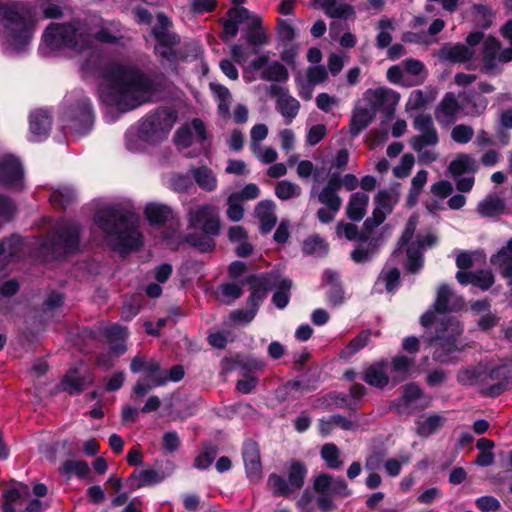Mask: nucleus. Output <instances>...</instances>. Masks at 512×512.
Wrapping results in <instances>:
<instances>
[{
  "instance_id": "f257e3e1",
  "label": "nucleus",
  "mask_w": 512,
  "mask_h": 512,
  "mask_svg": "<svg viewBox=\"0 0 512 512\" xmlns=\"http://www.w3.org/2000/svg\"><path fill=\"white\" fill-rule=\"evenodd\" d=\"M92 38L101 43L116 44L123 38L121 24L97 16L91 19L89 28L79 20L53 23L46 28L43 43L50 51L67 49L82 53L91 47Z\"/></svg>"
},
{
  "instance_id": "f03ea898",
  "label": "nucleus",
  "mask_w": 512,
  "mask_h": 512,
  "mask_svg": "<svg viewBox=\"0 0 512 512\" xmlns=\"http://www.w3.org/2000/svg\"><path fill=\"white\" fill-rule=\"evenodd\" d=\"M157 93L158 86L151 78L123 65L112 66L107 71L102 88L104 100L123 112L152 101Z\"/></svg>"
},
{
  "instance_id": "7ed1b4c3",
  "label": "nucleus",
  "mask_w": 512,
  "mask_h": 512,
  "mask_svg": "<svg viewBox=\"0 0 512 512\" xmlns=\"http://www.w3.org/2000/svg\"><path fill=\"white\" fill-rule=\"evenodd\" d=\"M95 223L105 234L109 244L121 253L138 250L143 237L138 231L139 217L131 210L109 206L99 210Z\"/></svg>"
},
{
  "instance_id": "20e7f679",
  "label": "nucleus",
  "mask_w": 512,
  "mask_h": 512,
  "mask_svg": "<svg viewBox=\"0 0 512 512\" xmlns=\"http://www.w3.org/2000/svg\"><path fill=\"white\" fill-rule=\"evenodd\" d=\"M4 46L10 53L22 51L31 41L35 21L29 8L21 2L0 3Z\"/></svg>"
},
{
  "instance_id": "39448f33",
  "label": "nucleus",
  "mask_w": 512,
  "mask_h": 512,
  "mask_svg": "<svg viewBox=\"0 0 512 512\" xmlns=\"http://www.w3.org/2000/svg\"><path fill=\"white\" fill-rule=\"evenodd\" d=\"M188 228L198 230L202 234L187 235V242L201 251H211L215 243L212 236H216L220 231L219 217L216 208L211 204H202L192 207L187 212Z\"/></svg>"
},
{
  "instance_id": "423d86ee",
  "label": "nucleus",
  "mask_w": 512,
  "mask_h": 512,
  "mask_svg": "<svg viewBox=\"0 0 512 512\" xmlns=\"http://www.w3.org/2000/svg\"><path fill=\"white\" fill-rule=\"evenodd\" d=\"M307 474L305 463L292 459L287 463L284 475L272 473L268 476L267 487L273 496L289 498L303 488Z\"/></svg>"
},
{
  "instance_id": "0eeeda50",
  "label": "nucleus",
  "mask_w": 512,
  "mask_h": 512,
  "mask_svg": "<svg viewBox=\"0 0 512 512\" xmlns=\"http://www.w3.org/2000/svg\"><path fill=\"white\" fill-rule=\"evenodd\" d=\"M463 327L454 318H447L437 330L435 339L434 359L442 363H450L456 357L455 353L464 349L465 345L460 341Z\"/></svg>"
},
{
  "instance_id": "6e6552de",
  "label": "nucleus",
  "mask_w": 512,
  "mask_h": 512,
  "mask_svg": "<svg viewBox=\"0 0 512 512\" xmlns=\"http://www.w3.org/2000/svg\"><path fill=\"white\" fill-rule=\"evenodd\" d=\"M399 196V191L395 187L378 191L374 197L375 207L372 215L368 217L363 224L364 229L367 232L373 231L385 221L387 216L392 213L395 205L398 203Z\"/></svg>"
},
{
  "instance_id": "1a4fd4ad",
  "label": "nucleus",
  "mask_w": 512,
  "mask_h": 512,
  "mask_svg": "<svg viewBox=\"0 0 512 512\" xmlns=\"http://www.w3.org/2000/svg\"><path fill=\"white\" fill-rule=\"evenodd\" d=\"M512 61V48H502L494 37H488L483 43L481 71L493 74L499 70L500 64Z\"/></svg>"
},
{
  "instance_id": "9d476101",
  "label": "nucleus",
  "mask_w": 512,
  "mask_h": 512,
  "mask_svg": "<svg viewBox=\"0 0 512 512\" xmlns=\"http://www.w3.org/2000/svg\"><path fill=\"white\" fill-rule=\"evenodd\" d=\"M400 94L388 87H377L374 89H367L363 94L362 101L368 104L374 113L378 111L383 112L388 117H391L400 101Z\"/></svg>"
},
{
  "instance_id": "9b49d317",
  "label": "nucleus",
  "mask_w": 512,
  "mask_h": 512,
  "mask_svg": "<svg viewBox=\"0 0 512 512\" xmlns=\"http://www.w3.org/2000/svg\"><path fill=\"white\" fill-rule=\"evenodd\" d=\"M413 127L419 132L410 139V146L414 151L434 147L439 142L438 131L429 114H419L413 120Z\"/></svg>"
},
{
  "instance_id": "f8f14e48",
  "label": "nucleus",
  "mask_w": 512,
  "mask_h": 512,
  "mask_svg": "<svg viewBox=\"0 0 512 512\" xmlns=\"http://www.w3.org/2000/svg\"><path fill=\"white\" fill-rule=\"evenodd\" d=\"M429 403L430 398L424 395L417 384L408 383L402 387V396L394 402V407L399 414H411L428 407Z\"/></svg>"
},
{
  "instance_id": "ddd939ff",
  "label": "nucleus",
  "mask_w": 512,
  "mask_h": 512,
  "mask_svg": "<svg viewBox=\"0 0 512 512\" xmlns=\"http://www.w3.org/2000/svg\"><path fill=\"white\" fill-rule=\"evenodd\" d=\"M341 188V174L333 173L321 188L314 185L310 194L311 196L316 195L318 202L323 206H333L334 209L336 207L341 208L342 198L339 195Z\"/></svg>"
},
{
  "instance_id": "4468645a",
  "label": "nucleus",
  "mask_w": 512,
  "mask_h": 512,
  "mask_svg": "<svg viewBox=\"0 0 512 512\" xmlns=\"http://www.w3.org/2000/svg\"><path fill=\"white\" fill-rule=\"evenodd\" d=\"M491 386L487 389L488 396H498L512 386V358L503 360L499 365L488 369Z\"/></svg>"
},
{
  "instance_id": "2eb2a0df",
  "label": "nucleus",
  "mask_w": 512,
  "mask_h": 512,
  "mask_svg": "<svg viewBox=\"0 0 512 512\" xmlns=\"http://www.w3.org/2000/svg\"><path fill=\"white\" fill-rule=\"evenodd\" d=\"M462 111V107L453 92H447L435 108L434 116L438 124L448 127L455 123Z\"/></svg>"
},
{
  "instance_id": "dca6fc26",
  "label": "nucleus",
  "mask_w": 512,
  "mask_h": 512,
  "mask_svg": "<svg viewBox=\"0 0 512 512\" xmlns=\"http://www.w3.org/2000/svg\"><path fill=\"white\" fill-rule=\"evenodd\" d=\"M313 489L318 494H334L341 497L351 494V490L343 478H335L326 473L320 474L314 479Z\"/></svg>"
},
{
  "instance_id": "f3484780",
  "label": "nucleus",
  "mask_w": 512,
  "mask_h": 512,
  "mask_svg": "<svg viewBox=\"0 0 512 512\" xmlns=\"http://www.w3.org/2000/svg\"><path fill=\"white\" fill-rule=\"evenodd\" d=\"M242 456L247 477L251 481L258 482L262 478V463L258 444L252 440L246 441Z\"/></svg>"
},
{
  "instance_id": "a211bd4d",
  "label": "nucleus",
  "mask_w": 512,
  "mask_h": 512,
  "mask_svg": "<svg viewBox=\"0 0 512 512\" xmlns=\"http://www.w3.org/2000/svg\"><path fill=\"white\" fill-rule=\"evenodd\" d=\"M457 381L464 386H478L487 395V389L491 386L488 368L483 365L463 368L457 373Z\"/></svg>"
},
{
  "instance_id": "6ab92c4d",
  "label": "nucleus",
  "mask_w": 512,
  "mask_h": 512,
  "mask_svg": "<svg viewBox=\"0 0 512 512\" xmlns=\"http://www.w3.org/2000/svg\"><path fill=\"white\" fill-rule=\"evenodd\" d=\"M363 380L370 386L383 389L391 382L389 362L379 360L370 364L364 371Z\"/></svg>"
},
{
  "instance_id": "aec40b11",
  "label": "nucleus",
  "mask_w": 512,
  "mask_h": 512,
  "mask_svg": "<svg viewBox=\"0 0 512 512\" xmlns=\"http://www.w3.org/2000/svg\"><path fill=\"white\" fill-rule=\"evenodd\" d=\"M229 18L224 22V33L230 37H235L238 33V26L258 24V15L250 12L244 7L233 8L228 12Z\"/></svg>"
},
{
  "instance_id": "412c9836",
  "label": "nucleus",
  "mask_w": 512,
  "mask_h": 512,
  "mask_svg": "<svg viewBox=\"0 0 512 512\" xmlns=\"http://www.w3.org/2000/svg\"><path fill=\"white\" fill-rule=\"evenodd\" d=\"M23 178L21 163L12 155L0 157V183L18 186Z\"/></svg>"
},
{
  "instance_id": "4be33fe9",
  "label": "nucleus",
  "mask_w": 512,
  "mask_h": 512,
  "mask_svg": "<svg viewBox=\"0 0 512 512\" xmlns=\"http://www.w3.org/2000/svg\"><path fill=\"white\" fill-rule=\"evenodd\" d=\"M491 264L496 267L500 275L512 286V238L490 258Z\"/></svg>"
},
{
  "instance_id": "5701e85b",
  "label": "nucleus",
  "mask_w": 512,
  "mask_h": 512,
  "mask_svg": "<svg viewBox=\"0 0 512 512\" xmlns=\"http://www.w3.org/2000/svg\"><path fill=\"white\" fill-rule=\"evenodd\" d=\"M57 241L55 245L61 246L65 253L74 252L79 244V226L76 223H62L57 227Z\"/></svg>"
},
{
  "instance_id": "b1692460",
  "label": "nucleus",
  "mask_w": 512,
  "mask_h": 512,
  "mask_svg": "<svg viewBox=\"0 0 512 512\" xmlns=\"http://www.w3.org/2000/svg\"><path fill=\"white\" fill-rule=\"evenodd\" d=\"M415 366V359L406 355H396L389 363V370L391 374V383L397 385L406 380Z\"/></svg>"
},
{
  "instance_id": "393cba45",
  "label": "nucleus",
  "mask_w": 512,
  "mask_h": 512,
  "mask_svg": "<svg viewBox=\"0 0 512 512\" xmlns=\"http://www.w3.org/2000/svg\"><path fill=\"white\" fill-rule=\"evenodd\" d=\"M176 114L168 109H159L144 123L154 133L167 134L175 124Z\"/></svg>"
},
{
  "instance_id": "a878e982",
  "label": "nucleus",
  "mask_w": 512,
  "mask_h": 512,
  "mask_svg": "<svg viewBox=\"0 0 512 512\" xmlns=\"http://www.w3.org/2000/svg\"><path fill=\"white\" fill-rule=\"evenodd\" d=\"M145 215L152 225L164 224L172 222L177 227L180 225V221L175 217L173 210L165 204L161 203H149L145 207Z\"/></svg>"
},
{
  "instance_id": "bb28decb",
  "label": "nucleus",
  "mask_w": 512,
  "mask_h": 512,
  "mask_svg": "<svg viewBox=\"0 0 512 512\" xmlns=\"http://www.w3.org/2000/svg\"><path fill=\"white\" fill-rule=\"evenodd\" d=\"M375 117L376 114L374 113V110L371 109L368 104L365 103V105H356L349 124V131L351 135L358 136L369 126Z\"/></svg>"
},
{
  "instance_id": "cd10ccee",
  "label": "nucleus",
  "mask_w": 512,
  "mask_h": 512,
  "mask_svg": "<svg viewBox=\"0 0 512 512\" xmlns=\"http://www.w3.org/2000/svg\"><path fill=\"white\" fill-rule=\"evenodd\" d=\"M92 383L93 376L90 373L81 375L76 369H71L63 377L60 387L69 394H79Z\"/></svg>"
},
{
  "instance_id": "c85d7f7f",
  "label": "nucleus",
  "mask_w": 512,
  "mask_h": 512,
  "mask_svg": "<svg viewBox=\"0 0 512 512\" xmlns=\"http://www.w3.org/2000/svg\"><path fill=\"white\" fill-rule=\"evenodd\" d=\"M275 208V203L271 200L260 201L255 207V217L260 223V231L264 234L269 233L277 223Z\"/></svg>"
},
{
  "instance_id": "c756f323",
  "label": "nucleus",
  "mask_w": 512,
  "mask_h": 512,
  "mask_svg": "<svg viewBox=\"0 0 512 512\" xmlns=\"http://www.w3.org/2000/svg\"><path fill=\"white\" fill-rule=\"evenodd\" d=\"M5 502L3 504L4 512H15L18 506L23 505L30 497V488L23 483H17L14 487L3 494Z\"/></svg>"
},
{
  "instance_id": "7c9ffc66",
  "label": "nucleus",
  "mask_w": 512,
  "mask_h": 512,
  "mask_svg": "<svg viewBox=\"0 0 512 512\" xmlns=\"http://www.w3.org/2000/svg\"><path fill=\"white\" fill-rule=\"evenodd\" d=\"M104 335L110 344L111 353L114 357H118L126 352L125 341L128 338V331L125 327L117 324L108 326L104 329Z\"/></svg>"
},
{
  "instance_id": "2f4dec72",
  "label": "nucleus",
  "mask_w": 512,
  "mask_h": 512,
  "mask_svg": "<svg viewBox=\"0 0 512 512\" xmlns=\"http://www.w3.org/2000/svg\"><path fill=\"white\" fill-rule=\"evenodd\" d=\"M250 284V296L248 304L250 307L258 310L259 304L266 297L267 290L270 286V281L267 275L251 276L247 279Z\"/></svg>"
},
{
  "instance_id": "473e14b6",
  "label": "nucleus",
  "mask_w": 512,
  "mask_h": 512,
  "mask_svg": "<svg viewBox=\"0 0 512 512\" xmlns=\"http://www.w3.org/2000/svg\"><path fill=\"white\" fill-rule=\"evenodd\" d=\"M369 200V196L363 192L352 193L346 207L347 217L355 222L361 221L366 215Z\"/></svg>"
},
{
  "instance_id": "72a5a7b5",
  "label": "nucleus",
  "mask_w": 512,
  "mask_h": 512,
  "mask_svg": "<svg viewBox=\"0 0 512 512\" xmlns=\"http://www.w3.org/2000/svg\"><path fill=\"white\" fill-rule=\"evenodd\" d=\"M190 173L198 187L206 192H213L218 187V179L214 171L206 165L192 167Z\"/></svg>"
},
{
  "instance_id": "f704fd0d",
  "label": "nucleus",
  "mask_w": 512,
  "mask_h": 512,
  "mask_svg": "<svg viewBox=\"0 0 512 512\" xmlns=\"http://www.w3.org/2000/svg\"><path fill=\"white\" fill-rule=\"evenodd\" d=\"M463 301L447 285H441L437 291L434 308L439 313L457 309L462 306Z\"/></svg>"
},
{
  "instance_id": "c9c22d12",
  "label": "nucleus",
  "mask_w": 512,
  "mask_h": 512,
  "mask_svg": "<svg viewBox=\"0 0 512 512\" xmlns=\"http://www.w3.org/2000/svg\"><path fill=\"white\" fill-rule=\"evenodd\" d=\"M437 97V90L433 87H426L424 90H414L410 93L406 102L407 110H420L433 102Z\"/></svg>"
},
{
  "instance_id": "e433bc0d",
  "label": "nucleus",
  "mask_w": 512,
  "mask_h": 512,
  "mask_svg": "<svg viewBox=\"0 0 512 512\" xmlns=\"http://www.w3.org/2000/svg\"><path fill=\"white\" fill-rule=\"evenodd\" d=\"M51 127L50 116L44 110H37L30 115V131L36 141L46 137Z\"/></svg>"
},
{
  "instance_id": "4c0bfd02",
  "label": "nucleus",
  "mask_w": 512,
  "mask_h": 512,
  "mask_svg": "<svg viewBox=\"0 0 512 512\" xmlns=\"http://www.w3.org/2000/svg\"><path fill=\"white\" fill-rule=\"evenodd\" d=\"M505 201L499 196L489 195L477 205V212L482 217H494L505 212Z\"/></svg>"
},
{
  "instance_id": "58836bf2",
  "label": "nucleus",
  "mask_w": 512,
  "mask_h": 512,
  "mask_svg": "<svg viewBox=\"0 0 512 512\" xmlns=\"http://www.w3.org/2000/svg\"><path fill=\"white\" fill-rule=\"evenodd\" d=\"M477 169L476 160L473 156L460 153L451 161L448 171L452 176H460L464 173H473Z\"/></svg>"
},
{
  "instance_id": "ea45409f",
  "label": "nucleus",
  "mask_w": 512,
  "mask_h": 512,
  "mask_svg": "<svg viewBox=\"0 0 512 512\" xmlns=\"http://www.w3.org/2000/svg\"><path fill=\"white\" fill-rule=\"evenodd\" d=\"M276 108L289 124L297 116L300 103L289 92H286L280 99L276 100Z\"/></svg>"
},
{
  "instance_id": "a19ab883",
  "label": "nucleus",
  "mask_w": 512,
  "mask_h": 512,
  "mask_svg": "<svg viewBox=\"0 0 512 512\" xmlns=\"http://www.w3.org/2000/svg\"><path fill=\"white\" fill-rule=\"evenodd\" d=\"M445 421L446 419L439 414L423 416L417 421V433L421 437H428L440 429Z\"/></svg>"
},
{
  "instance_id": "79ce46f5",
  "label": "nucleus",
  "mask_w": 512,
  "mask_h": 512,
  "mask_svg": "<svg viewBox=\"0 0 512 512\" xmlns=\"http://www.w3.org/2000/svg\"><path fill=\"white\" fill-rule=\"evenodd\" d=\"M443 55L446 59L454 63H464L475 56L474 48L464 44H456L443 49Z\"/></svg>"
},
{
  "instance_id": "37998d69",
  "label": "nucleus",
  "mask_w": 512,
  "mask_h": 512,
  "mask_svg": "<svg viewBox=\"0 0 512 512\" xmlns=\"http://www.w3.org/2000/svg\"><path fill=\"white\" fill-rule=\"evenodd\" d=\"M210 89L217 98L218 110L220 114L224 117H228L230 115V105L232 99L230 91L223 85L216 83H210Z\"/></svg>"
},
{
  "instance_id": "c03bdc74",
  "label": "nucleus",
  "mask_w": 512,
  "mask_h": 512,
  "mask_svg": "<svg viewBox=\"0 0 512 512\" xmlns=\"http://www.w3.org/2000/svg\"><path fill=\"white\" fill-rule=\"evenodd\" d=\"M132 489H138L159 481L158 473L153 469L135 470L129 477Z\"/></svg>"
},
{
  "instance_id": "a18cd8bd",
  "label": "nucleus",
  "mask_w": 512,
  "mask_h": 512,
  "mask_svg": "<svg viewBox=\"0 0 512 512\" xmlns=\"http://www.w3.org/2000/svg\"><path fill=\"white\" fill-rule=\"evenodd\" d=\"M387 80L396 85H400L403 87H412L421 84V80L418 81H410V77L405 74L404 67L402 62L399 65L391 66L387 70Z\"/></svg>"
},
{
  "instance_id": "49530a36",
  "label": "nucleus",
  "mask_w": 512,
  "mask_h": 512,
  "mask_svg": "<svg viewBox=\"0 0 512 512\" xmlns=\"http://www.w3.org/2000/svg\"><path fill=\"white\" fill-rule=\"evenodd\" d=\"M248 32L246 34V41L254 47H261L269 43V36L262 28L261 18L258 16V24L246 25Z\"/></svg>"
},
{
  "instance_id": "de8ad7c7",
  "label": "nucleus",
  "mask_w": 512,
  "mask_h": 512,
  "mask_svg": "<svg viewBox=\"0 0 512 512\" xmlns=\"http://www.w3.org/2000/svg\"><path fill=\"white\" fill-rule=\"evenodd\" d=\"M22 248V240L18 236H12L0 243V266L15 257Z\"/></svg>"
},
{
  "instance_id": "09e8293b",
  "label": "nucleus",
  "mask_w": 512,
  "mask_h": 512,
  "mask_svg": "<svg viewBox=\"0 0 512 512\" xmlns=\"http://www.w3.org/2000/svg\"><path fill=\"white\" fill-rule=\"evenodd\" d=\"M302 250L306 255L323 257L328 253V244L321 237L314 235L304 240Z\"/></svg>"
},
{
  "instance_id": "8fccbe9b",
  "label": "nucleus",
  "mask_w": 512,
  "mask_h": 512,
  "mask_svg": "<svg viewBox=\"0 0 512 512\" xmlns=\"http://www.w3.org/2000/svg\"><path fill=\"white\" fill-rule=\"evenodd\" d=\"M301 193V187L298 184L288 180L279 181L275 186V195L283 201L297 198L301 195Z\"/></svg>"
},
{
  "instance_id": "3c124183",
  "label": "nucleus",
  "mask_w": 512,
  "mask_h": 512,
  "mask_svg": "<svg viewBox=\"0 0 512 512\" xmlns=\"http://www.w3.org/2000/svg\"><path fill=\"white\" fill-rule=\"evenodd\" d=\"M288 76V70L279 62H273L266 66L261 73V79L267 81L284 82Z\"/></svg>"
},
{
  "instance_id": "603ef678",
  "label": "nucleus",
  "mask_w": 512,
  "mask_h": 512,
  "mask_svg": "<svg viewBox=\"0 0 512 512\" xmlns=\"http://www.w3.org/2000/svg\"><path fill=\"white\" fill-rule=\"evenodd\" d=\"M371 332L369 330L361 331L355 338H353L348 345L341 351V356L344 358L351 357L359 350L367 346L369 343Z\"/></svg>"
},
{
  "instance_id": "864d4df0",
  "label": "nucleus",
  "mask_w": 512,
  "mask_h": 512,
  "mask_svg": "<svg viewBox=\"0 0 512 512\" xmlns=\"http://www.w3.org/2000/svg\"><path fill=\"white\" fill-rule=\"evenodd\" d=\"M325 276L330 281V287L327 292L328 303L331 306H339L344 301V293L341 286L335 283L338 279V276L337 274L330 271L325 272Z\"/></svg>"
},
{
  "instance_id": "5fc2aeb1",
  "label": "nucleus",
  "mask_w": 512,
  "mask_h": 512,
  "mask_svg": "<svg viewBox=\"0 0 512 512\" xmlns=\"http://www.w3.org/2000/svg\"><path fill=\"white\" fill-rule=\"evenodd\" d=\"M405 74L410 77V81L421 80V84L426 79V72L424 64L415 59H406L402 61Z\"/></svg>"
},
{
  "instance_id": "6e6d98bb",
  "label": "nucleus",
  "mask_w": 512,
  "mask_h": 512,
  "mask_svg": "<svg viewBox=\"0 0 512 512\" xmlns=\"http://www.w3.org/2000/svg\"><path fill=\"white\" fill-rule=\"evenodd\" d=\"M321 457L330 469H339L343 465L340 460V451L333 443H327L322 447Z\"/></svg>"
},
{
  "instance_id": "4d7b16f0",
  "label": "nucleus",
  "mask_w": 512,
  "mask_h": 512,
  "mask_svg": "<svg viewBox=\"0 0 512 512\" xmlns=\"http://www.w3.org/2000/svg\"><path fill=\"white\" fill-rule=\"evenodd\" d=\"M336 234L338 237H344L347 240H359L365 242L368 240V235L365 233H359L358 227L353 223L339 222L336 225Z\"/></svg>"
},
{
  "instance_id": "13d9d810",
  "label": "nucleus",
  "mask_w": 512,
  "mask_h": 512,
  "mask_svg": "<svg viewBox=\"0 0 512 512\" xmlns=\"http://www.w3.org/2000/svg\"><path fill=\"white\" fill-rule=\"evenodd\" d=\"M145 371L152 381V386H163L167 384V372L161 370L159 362L155 359L147 361Z\"/></svg>"
},
{
  "instance_id": "bf43d9fd",
  "label": "nucleus",
  "mask_w": 512,
  "mask_h": 512,
  "mask_svg": "<svg viewBox=\"0 0 512 512\" xmlns=\"http://www.w3.org/2000/svg\"><path fill=\"white\" fill-rule=\"evenodd\" d=\"M292 287V282L288 279H283L279 283L278 290L273 294L272 302L274 305L279 308L283 309L285 308L290 299V289Z\"/></svg>"
},
{
  "instance_id": "052dcab7",
  "label": "nucleus",
  "mask_w": 512,
  "mask_h": 512,
  "mask_svg": "<svg viewBox=\"0 0 512 512\" xmlns=\"http://www.w3.org/2000/svg\"><path fill=\"white\" fill-rule=\"evenodd\" d=\"M243 201H241V197L238 194H231L227 199V217L233 221L238 222L242 220L244 216V209L242 206Z\"/></svg>"
},
{
  "instance_id": "680f3d73",
  "label": "nucleus",
  "mask_w": 512,
  "mask_h": 512,
  "mask_svg": "<svg viewBox=\"0 0 512 512\" xmlns=\"http://www.w3.org/2000/svg\"><path fill=\"white\" fill-rule=\"evenodd\" d=\"M219 298L225 304H231L243 294L242 288L235 283H226L219 288Z\"/></svg>"
},
{
  "instance_id": "e2e57ef3",
  "label": "nucleus",
  "mask_w": 512,
  "mask_h": 512,
  "mask_svg": "<svg viewBox=\"0 0 512 512\" xmlns=\"http://www.w3.org/2000/svg\"><path fill=\"white\" fill-rule=\"evenodd\" d=\"M250 150L252 154L265 165L272 164L278 159V152L270 146L254 145Z\"/></svg>"
},
{
  "instance_id": "0e129e2a",
  "label": "nucleus",
  "mask_w": 512,
  "mask_h": 512,
  "mask_svg": "<svg viewBox=\"0 0 512 512\" xmlns=\"http://www.w3.org/2000/svg\"><path fill=\"white\" fill-rule=\"evenodd\" d=\"M473 15L476 25L484 29L491 25L494 16L492 10L485 5H475Z\"/></svg>"
},
{
  "instance_id": "69168bd1",
  "label": "nucleus",
  "mask_w": 512,
  "mask_h": 512,
  "mask_svg": "<svg viewBox=\"0 0 512 512\" xmlns=\"http://www.w3.org/2000/svg\"><path fill=\"white\" fill-rule=\"evenodd\" d=\"M378 28L380 32L376 38L377 46L383 49L388 47L392 42V36L390 34V31L394 29L392 21L389 19H381L378 23Z\"/></svg>"
},
{
  "instance_id": "338daca9",
  "label": "nucleus",
  "mask_w": 512,
  "mask_h": 512,
  "mask_svg": "<svg viewBox=\"0 0 512 512\" xmlns=\"http://www.w3.org/2000/svg\"><path fill=\"white\" fill-rule=\"evenodd\" d=\"M450 136L454 142L466 144L472 140L474 129L466 124H458L452 128Z\"/></svg>"
},
{
  "instance_id": "774afa93",
  "label": "nucleus",
  "mask_w": 512,
  "mask_h": 512,
  "mask_svg": "<svg viewBox=\"0 0 512 512\" xmlns=\"http://www.w3.org/2000/svg\"><path fill=\"white\" fill-rule=\"evenodd\" d=\"M75 198L74 190L68 186H62L57 190L53 191L50 196V201L53 204H58L62 207L71 203Z\"/></svg>"
}]
</instances>
